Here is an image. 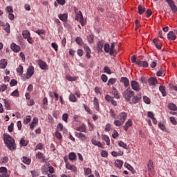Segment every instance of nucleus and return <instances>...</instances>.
I'll return each mask as SVG.
<instances>
[{"mask_svg": "<svg viewBox=\"0 0 177 177\" xmlns=\"http://www.w3.org/2000/svg\"><path fill=\"white\" fill-rule=\"evenodd\" d=\"M3 141L6 146L8 147L9 150L13 151V150H16V143L15 142V139L10 136V135L8 133L3 134Z\"/></svg>", "mask_w": 177, "mask_h": 177, "instance_id": "nucleus-1", "label": "nucleus"}, {"mask_svg": "<svg viewBox=\"0 0 177 177\" xmlns=\"http://www.w3.org/2000/svg\"><path fill=\"white\" fill-rule=\"evenodd\" d=\"M128 118V114L125 112H121L118 116V120L113 122V124L115 127H121L124 125L127 118Z\"/></svg>", "mask_w": 177, "mask_h": 177, "instance_id": "nucleus-2", "label": "nucleus"}, {"mask_svg": "<svg viewBox=\"0 0 177 177\" xmlns=\"http://www.w3.org/2000/svg\"><path fill=\"white\" fill-rule=\"evenodd\" d=\"M135 95V92L131 91V90H125L123 93V97H124L125 100H127V102H129L131 100V98L134 96Z\"/></svg>", "mask_w": 177, "mask_h": 177, "instance_id": "nucleus-3", "label": "nucleus"}, {"mask_svg": "<svg viewBox=\"0 0 177 177\" xmlns=\"http://www.w3.org/2000/svg\"><path fill=\"white\" fill-rule=\"evenodd\" d=\"M34 67L33 66H29L27 69V73H26V77H23L22 80L23 81H26V80H28L32 77L34 75Z\"/></svg>", "mask_w": 177, "mask_h": 177, "instance_id": "nucleus-4", "label": "nucleus"}, {"mask_svg": "<svg viewBox=\"0 0 177 177\" xmlns=\"http://www.w3.org/2000/svg\"><path fill=\"white\" fill-rule=\"evenodd\" d=\"M75 20L80 21V23L82 26H85V21L84 20V16L82 15V12L81 11L76 12V17Z\"/></svg>", "mask_w": 177, "mask_h": 177, "instance_id": "nucleus-5", "label": "nucleus"}, {"mask_svg": "<svg viewBox=\"0 0 177 177\" xmlns=\"http://www.w3.org/2000/svg\"><path fill=\"white\" fill-rule=\"evenodd\" d=\"M131 88L136 92H139L140 91V84L135 80L131 81Z\"/></svg>", "mask_w": 177, "mask_h": 177, "instance_id": "nucleus-6", "label": "nucleus"}, {"mask_svg": "<svg viewBox=\"0 0 177 177\" xmlns=\"http://www.w3.org/2000/svg\"><path fill=\"white\" fill-rule=\"evenodd\" d=\"M83 47L86 53V57H87V59H91V57H92V56L91 55V53H92V50H91V48H89V46H88L86 44H84Z\"/></svg>", "mask_w": 177, "mask_h": 177, "instance_id": "nucleus-7", "label": "nucleus"}, {"mask_svg": "<svg viewBox=\"0 0 177 177\" xmlns=\"http://www.w3.org/2000/svg\"><path fill=\"white\" fill-rule=\"evenodd\" d=\"M136 64H137V66H139V67H149V63H147L146 61L137 60Z\"/></svg>", "mask_w": 177, "mask_h": 177, "instance_id": "nucleus-8", "label": "nucleus"}, {"mask_svg": "<svg viewBox=\"0 0 177 177\" xmlns=\"http://www.w3.org/2000/svg\"><path fill=\"white\" fill-rule=\"evenodd\" d=\"M11 49L12 50H13V52H15V53H18V52H20L21 50V48L19 46H17L16 44L15 43H12L11 44Z\"/></svg>", "mask_w": 177, "mask_h": 177, "instance_id": "nucleus-9", "label": "nucleus"}, {"mask_svg": "<svg viewBox=\"0 0 177 177\" xmlns=\"http://www.w3.org/2000/svg\"><path fill=\"white\" fill-rule=\"evenodd\" d=\"M75 135L76 138H77L78 139H81V140H83V141L86 140V136H85V134L82 132H80V133L75 132Z\"/></svg>", "mask_w": 177, "mask_h": 177, "instance_id": "nucleus-10", "label": "nucleus"}, {"mask_svg": "<svg viewBox=\"0 0 177 177\" xmlns=\"http://www.w3.org/2000/svg\"><path fill=\"white\" fill-rule=\"evenodd\" d=\"M110 49H111L110 56H113V55H117V50H115V42L111 43Z\"/></svg>", "mask_w": 177, "mask_h": 177, "instance_id": "nucleus-11", "label": "nucleus"}, {"mask_svg": "<svg viewBox=\"0 0 177 177\" xmlns=\"http://www.w3.org/2000/svg\"><path fill=\"white\" fill-rule=\"evenodd\" d=\"M147 169L149 171V172H150L151 174H153V175H154V167H153V161L152 160H149L147 165Z\"/></svg>", "mask_w": 177, "mask_h": 177, "instance_id": "nucleus-12", "label": "nucleus"}, {"mask_svg": "<svg viewBox=\"0 0 177 177\" xmlns=\"http://www.w3.org/2000/svg\"><path fill=\"white\" fill-rule=\"evenodd\" d=\"M38 64L41 70H46L48 68V64L42 60H39Z\"/></svg>", "mask_w": 177, "mask_h": 177, "instance_id": "nucleus-13", "label": "nucleus"}, {"mask_svg": "<svg viewBox=\"0 0 177 177\" xmlns=\"http://www.w3.org/2000/svg\"><path fill=\"white\" fill-rule=\"evenodd\" d=\"M157 82V78L156 77H150L148 80V84L150 86H154V85H156Z\"/></svg>", "mask_w": 177, "mask_h": 177, "instance_id": "nucleus-14", "label": "nucleus"}, {"mask_svg": "<svg viewBox=\"0 0 177 177\" xmlns=\"http://www.w3.org/2000/svg\"><path fill=\"white\" fill-rule=\"evenodd\" d=\"M66 169H69L70 171H72L73 172L77 171V167H75V166H74V165L69 164L68 162H66Z\"/></svg>", "mask_w": 177, "mask_h": 177, "instance_id": "nucleus-15", "label": "nucleus"}, {"mask_svg": "<svg viewBox=\"0 0 177 177\" xmlns=\"http://www.w3.org/2000/svg\"><path fill=\"white\" fill-rule=\"evenodd\" d=\"M104 46V42L103 41H100L97 44V50L98 52H103V46Z\"/></svg>", "mask_w": 177, "mask_h": 177, "instance_id": "nucleus-16", "label": "nucleus"}, {"mask_svg": "<svg viewBox=\"0 0 177 177\" xmlns=\"http://www.w3.org/2000/svg\"><path fill=\"white\" fill-rule=\"evenodd\" d=\"M132 127V120H131L130 119H129L126 122L124 126L123 127L124 130L127 132V131H128V129L129 127Z\"/></svg>", "mask_w": 177, "mask_h": 177, "instance_id": "nucleus-17", "label": "nucleus"}, {"mask_svg": "<svg viewBox=\"0 0 177 177\" xmlns=\"http://www.w3.org/2000/svg\"><path fill=\"white\" fill-rule=\"evenodd\" d=\"M6 66H8V59H3L0 60V68H6Z\"/></svg>", "mask_w": 177, "mask_h": 177, "instance_id": "nucleus-18", "label": "nucleus"}, {"mask_svg": "<svg viewBox=\"0 0 177 177\" xmlns=\"http://www.w3.org/2000/svg\"><path fill=\"white\" fill-rule=\"evenodd\" d=\"M94 109H95L96 111H99L100 110L99 107V100L96 97H94L93 100Z\"/></svg>", "mask_w": 177, "mask_h": 177, "instance_id": "nucleus-19", "label": "nucleus"}, {"mask_svg": "<svg viewBox=\"0 0 177 177\" xmlns=\"http://www.w3.org/2000/svg\"><path fill=\"white\" fill-rule=\"evenodd\" d=\"M167 38L168 39H171V41H175V39H176V35H175V33H174V31H170L167 34Z\"/></svg>", "mask_w": 177, "mask_h": 177, "instance_id": "nucleus-20", "label": "nucleus"}, {"mask_svg": "<svg viewBox=\"0 0 177 177\" xmlns=\"http://www.w3.org/2000/svg\"><path fill=\"white\" fill-rule=\"evenodd\" d=\"M120 82H123L125 88H128V86H129V80L128 78L122 77L120 79Z\"/></svg>", "mask_w": 177, "mask_h": 177, "instance_id": "nucleus-21", "label": "nucleus"}, {"mask_svg": "<svg viewBox=\"0 0 177 177\" xmlns=\"http://www.w3.org/2000/svg\"><path fill=\"white\" fill-rule=\"evenodd\" d=\"M124 164V162L121 160H116L115 162V167L117 168H119V169H121L122 168V165Z\"/></svg>", "mask_w": 177, "mask_h": 177, "instance_id": "nucleus-22", "label": "nucleus"}, {"mask_svg": "<svg viewBox=\"0 0 177 177\" xmlns=\"http://www.w3.org/2000/svg\"><path fill=\"white\" fill-rule=\"evenodd\" d=\"M76 131H78L79 132H86V125H85V124H82L76 129Z\"/></svg>", "mask_w": 177, "mask_h": 177, "instance_id": "nucleus-23", "label": "nucleus"}, {"mask_svg": "<svg viewBox=\"0 0 177 177\" xmlns=\"http://www.w3.org/2000/svg\"><path fill=\"white\" fill-rule=\"evenodd\" d=\"M140 99H142V96L140 95H138V96H133L132 97L131 102L133 104H136V103H138Z\"/></svg>", "mask_w": 177, "mask_h": 177, "instance_id": "nucleus-24", "label": "nucleus"}, {"mask_svg": "<svg viewBox=\"0 0 177 177\" xmlns=\"http://www.w3.org/2000/svg\"><path fill=\"white\" fill-rule=\"evenodd\" d=\"M168 109H170L171 111H176L177 106L174 103H169L167 106Z\"/></svg>", "mask_w": 177, "mask_h": 177, "instance_id": "nucleus-25", "label": "nucleus"}, {"mask_svg": "<svg viewBox=\"0 0 177 177\" xmlns=\"http://www.w3.org/2000/svg\"><path fill=\"white\" fill-rule=\"evenodd\" d=\"M102 140H104L106 142L107 146H110V138L107 135H102Z\"/></svg>", "mask_w": 177, "mask_h": 177, "instance_id": "nucleus-26", "label": "nucleus"}, {"mask_svg": "<svg viewBox=\"0 0 177 177\" xmlns=\"http://www.w3.org/2000/svg\"><path fill=\"white\" fill-rule=\"evenodd\" d=\"M58 17H59V20H62V21H66L67 20V17H68V16L67 15V14L64 13V14H59L58 15Z\"/></svg>", "mask_w": 177, "mask_h": 177, "instance_id": "nucleus-27", "label": "nucleus"}, {"mask_svg": "<svg viewBox=\"0 0 177 177\" xmlns=\"http://www.w3.org/2000/svg\"><path fill=\"white\" fill-rule=\"evenodd\" d=\"M21 161L24 163V164H27L28 165H30V164L31 163V159L27 158L26 156H24L21 158Z\"/></svg>", "mask_w": 177, "mask_h": 177, "instance_id": "nucleus-28", "label": "nucleus"}, {"mask_svg": "<svg viewBox=\"0 0 177 177\" xmlns=\"http://www.w3.org/2000/svg\"><path fill=\"white\" fill-rule=\"evenodd\" d=\"M22 37L24 39H27L29 37H31V34L28 30H24L22 32Z\"/></svg>", "mask_w": 177, "mask_h": 177, "instance_id": "nucleus-29", "label": "nucleus"}, {"mask_svg": "<svg viewBox=\"0 0 177 177\" xmlns=\"http://www.w3.org/2000/svg\"><path fill=\"white\" fill-rule=\"evenodd\" d=\"M68 99L72 103H75V102H77V97H75V95L72 93L69 95Z\"/></svg>", "mask_w": 177, "mask_h": 177, "instance_id": "nucleus-30", "label": "nucleus"}, {"mask_svg": "<svg viewBox=\"0 0 177 177\" xmlns=\"http://www.w3.org/2000/svg\"><path fill=\"white\" fill-rule=\"evenodd\" d=\"M112 94L113 95V97H115V99H120V93H118V91H117V88H113Z\"/></svg>", "mask_w": 177, "mask_h": 177, "instance_id": "nucleus-31", "label": "nucleus"}, {"mask_svg": "<svg viewBox=\"0 0 177 177\" xmlns=\"http://www.w3.org/2000/svg\"><path fill=\"white\" fill-rule=\"evenodd\" d=\"M68 157H69V160L71 161H75V160L77 159V156L75 155V153H74V152L69 153Z\"/></svg>", "mask_w": 177, "mask_h": 177, "instance_id": "nucleus-32", "label": "nucleus"}, {"mask_svg": "<svg viewBox=\"0 0 177 177\" xmlns=\"http://www.w3.org/2000/svg\"><path fill=\"white\" fill-rule=\"evenodd\" d=\"M159 91L161 92L163 97L167 96V91H165V87L164 86H160Z\"/></svg>", "mask_w": 177, "mask_h": 177, "instance_id": "nucleus-33", "label": "nucleus"}, {"mask_svg": "<svg viewBox=\"0 0 177 177\" xmlns=\"http://www.w3.org/2000/svg\"><path fill=\"white\" fill-rule=\"evenodd\" d=\"M104 52H106V53H109L110 55L111 48H110V44H109V43H106L104 45Z\"/></svg>", "mask_w": 177, "mask_h": 177, "instance_id": "nucleus-34", "label": "nucleus"}, {"mask_svg": "<svg viewBox=\"0 0 177 177\" xmlns=\"http://www.w3.org/2000/svg\"><path fill=\"white\" fill-rule=\"evenodd\" d=\"M118 146H120V147H122L123 149H125V150H128V145H127V143L122 141L118 142Z\"/></svg>", "mask_w": 177, "mask_h": 177, "instance_id": "nucleus-35", "label": "nucleus"}, {"mask_svg": "<svg viewBox=\"0 0 177 177\" xmlns=\"http://www.w3.org/2000/svg\"><path fill=\"white\" fill-rule=\"evenodd\" d=\"M17 72L18 73L19 75H23V73H24L23 66L19 65V67L17 68Z\"/></svg>", "mask_w": 177, "mask_h": 177, "instance_id": "nucleus-36", "label": "nucleus"}, {"mask_svg": "<svg viewBox=\"0 0 177 177\" xmlns=\"http://www.w3.org/2000/svg\"><path fill=\"white\" fill-rule=\"evenodd\" d=\"M124 167H125V168H127L129 171H131V172H132V173L133 174L134 169H133V167L132 166H131V165H129V164L125 162V163H124Z\"/></svg>", "mask_w": 177, "mask_h": 177, "instance_id": "nucleus-37", "label": "nucleus"}, {"mask_svg": "<svg viewBox=\"0 0 177 177\" xmlns=\"http://www.w3.org/2000/svg\"><path fill=\"white\" fill-rule=\"evenodd\" d=\"M3 101L5 104L6 109H7L8 110H10V104L9 103V101H8V100L6 99H3Z\"/></svg>", "mask_w": 177, "mask_h": 177, "instance_id": "nucleus-38", "label": "nucleus"}, {"mask_svg": "<svg viewBox=\"0 0 177 177\" xmlns=\"http://www.w3.org/2000/svg\"><path fill=\"white\" fill-rule=\"evenodd\" d=\"M115 82H117V79L115 78H111L108 81V85H114V84H115Z\"/></svg>", "mask_w": 177, "mask_h": 177, "instance_id": "nucleus-39", "label": "nucleus"}, {"mask_svg": "<svg viewBox=\"0 0 177 177\" xmlns=\"http://www.w3.org/2000/svg\"><path fill=\"white\" fill-rule=\"evenodd\" d=\"M158 128H160L161 131H164V132L167 131V127H165V124L161 122L158 123Z\"/></svg>", "mask_w": 177, "mask_h": 177, "instance_id": "nucleus-40", "label": "nucleus"}, {"mask_svg": "<svg viewBox=\"0 0 177 177\" xmlns=\"http://www.w3.org/2000/svg\"><path fill=\"white\" fill-rule=\"evenodd\" d=\"M146 12V8H142V6H138V13L139 15H143Z\"/></svg>", "mask_w": 177, "mask_h": 177, "instance_id": "nucleus-41", "label": "nucleus"}, {"mask_svg": "<svg viewBox=\"0 0 177 177\" xmlns=\"http://www.w3.org/2000/svg\"><path fill=\"white\" fill-rule=\"evenodd\" d=\"M0 173L2 174L1 175L8 174V169L5 167H0Z\"/></svg>", "mask_w": 177, "mask_h": 177, "instance_id": "nucleus-42", "label": "nucleus"}, {"mask_svg": "<svg viewBox=\"0 0 177 177\" xmlns=\"http://www.w3.org/2000/svg\"><path fill=\"white\" fill-rule=\"evenodd\" d=\"M55 137L57 138V139H59V140H62V139H63L62 133H60L59 131H55Z\"/></svg>", "mask_w": 177, "mask_h": 177, "instance_id": "nucleus-43", "label": "nucleus"}, {"mask_svg": "<svg viewBox=\"0 0 177 177\" xmlns=\"http://www.w3.org/2000/svg\"><path fill=\"white\" fill-rule=\"evenodd\" d=\"M4 30L8 34L10 33V25L9 24V23H7L6 24V28H4Z\"/></svg>", "mask_w": 177, "mask_h": 177, "instance_id": "nucleus-44", "label": "nucleus"}, {"mask_svg": "<svg viewBox=\"0 0 177 177\" xmlns=\"http://www.w3.org/2000/svg\"><path fill=\"white\" fill-rule=\"evenodd\" d=\"M20 145H21L23 147L27 146L28 145V141H26L24 138H21L20 140Z\"/></svg>", "mask_w": 177, "mask_h": 177, "instance_id": "nucleus-45", "label": "nucleus"}, {"mask_svg": "<svg viewBox=\"0 0 177 177\" xmlns=\"http://www.w3.org/2000/svg\"><path fill=\"white\" fill-rule=\"evenodd\" d=\"M30 121H31V116H26V118L24 120V124H25V125H27V124H28Z\"/></svg>", "mask_w": 177, "mask_h": 177, "instance_id": "nucleus-46", "label": "nucleus"}, {"mask_svg": "<svg viewBox=\"0 0 177 177\" xmlns=\"http://www.w3.org/2000/svg\"><path fill=\"white\" fill-rule=\"evenodd\" d=\"M30 174H32V177L39 176V171H35V170L31 171Z\"/></svg>", "mask_w": 177, "mask_h": 177, "instance_id": "nucleus-47", "label": "nucleus"}, {"mask_svg": "<svg viewBox=\"0 0 177 177\" xmlns=\"http://www.w3.org/2000/svg\"><path fill=\"white\" fill-rule=\"evenodd\" d=\"M66 80L68 81H70L71 82H73V81H76L77 78L75 77H71L70 75H66Z\"/></svg>", "mask_w": 177, "mask_h": 177, "instance_id": "nucleus-48", "label": "nucleus"}, {"mask_svg": "<svg viewBox=\"0 0 177 177\" xmlns=\"http://www.w3.org/2000/svg\"><path fill=\"white\" fill-rule=\"evenodd\" d=\"M104 130L106 132H110L111 131V124L109 123L106 124Z\"/></svg>", "mask_w": 177, "mask_h": 177, "instance_id": "nucleus-49", "label": "nucleus"}, {"mask_svg": "<svg viewBox=\"0 0 177 177\" xmlns=\"http://www.w3.org/2000/svg\"><path fill=\"white\" fill-rule=\"evenodd\" d=\"M11 96H15L16 97H19V90L15 89L12 93H11Z\"/></svg>", "mask_w": 177, "mask_h": 177, "instance_id": "nucleus-50", "label": "nucleus"}, {"mask_svg": "<svg viewBox=\"0 0 177 177\" xmlns=\"http://www.w3.org/2000/svg\"><path fill=\"white\" fill-rule=\"evenodd\" d=\"M143 101L146 103V104H150L151 103L150 98H149L147 96L143 97Z\"/></svg>", "mask_w": 177, "mask_h": 177, "instance_id": "nucleus-51", "label": "nucleus"}, {"mask_svg": "<svg viewBox=\"0 0 177 177\" xmlns=\"http://www.w3.org/2000/svg\"><path fill=\"white\" fill-rule=\"evenodd\" d=\"M101 156L104 158L109 157V153L106 151L102 150L101 151Z\"/></svg>", "mask_w": 177, "mask_h": 177, "instance_id": "nucleus-52", "label": "nucleus"}, {"mask_svg": "<svg viewBox=\"0 0 177 177\" xmlns=\"http://www.w3.org/2000/svg\"><path fill=\"white\" fill-rule=\"evenodd\" d=\"M104 73H106V74H111V70L110 68H109V66H104Z\"/></svg>", "mask_w": 177, "mask_h": 177, "instance_id": "nucleus-53", "label": "nucleus"}, {"mask_svg": "<svg viewBox=\"0 0 177 177\" xmlns=\"http://www.w3.org/2000/svg\"><path fill=\"white\" fill-rule=\"evenodd\" d=\"M36 157L39 160H41V158H44V153H42V152H37L36 153Z\"/></svg>", "mask_w": 177, "mask_h": 177, "instance_id": "nucleus-54", "label": "nucleus"}, {"mask_svg": "<svg viewBox=\"0 0 177 177\" xmlns=\"http://www.w3.org/2000/svg\"><path fill=\"white\" fill-rule=\"evenodd\" d=\"M44 147V144L39 143L36 145L35 150H42Z\"/></svg>", "mask_w": 177, "mask_h": 177, "instance_id": "nucleus-55", "label": "nucleus"}, {"mask_svg": "<svg viewBox=\"0 0 177 177\" xmlns=\"http://www.w3.org/2000/svg\"><path fill=\"white\" fill-rule=\"evenodd\" d=\"M169 120H170V122H171L172 125H176L177 124V122H176V120L175 119V118L170 117Z\"/></svg>", "mask_w": 177, "mask_h": 177, "instance_id": "nucleus-56", "label": "nucleus"}, {"mask_svg": "<svg viewBox=\"0 0 177 177\" xmlns=\"http://www.w3.org/2000/svg\"><path fill=\"white\" fill-rule=\"evenodd\" d=\"M75 42L77 45H82V39L81 37H76Z\"/></svg>", "mask_w": 177, "mask_h": 177, "instance_id": "nucleus-57", "label": "nucleus"}, {"mask_svg": "<svg viewBox=\"0 0 177 177\" xmlns=\"http://www.w3.org/2000/svg\"><path fill=\"white\" fill-rule=\"evenodd\" d=\"M84 174L85 175H91L92 174V170L90 168H84Z\"/></svg>", "mask_w": 177, "mask_h": 177, "instance_id": "nucleus-58", "label": "nucleus"}, {"mask_svg": "<svg viewBox=\"0 0 177 177\" xmlns=\"http://www.w3.org/2000/svg\"><path fill=\"white\" fill-rule=\"evenodd\" d=\"M109 113L112 118H115V117H117V113H115L113 109H111Z\"/></svg>", "mask_w": 177, "mask_h": 177, "instance_id": "nucleus-59", "label": "nucleus"}, {"mask_svg": "<svg viewBox=\"0 0 177 177\" xmlns=\"http://www.w3.org/2000/svg\"><path fill=\"white\" fill-rule=\"evenodd\" d=\"M15 127V124L11 123L8 127V132H13V128Z\"/></svg>", "mask_w": 177, "mask_h": 177, "instance_id": "nucleus-60", "label": "nucleus"}, {"mask_svg": "<svg viewBox=\"0 0 177 177\" xmlns=\"http://www.w3.org/2000/svg\"><path fill=\"white\" fill-rule=\"evenodd\" d=\"M17 85V81L16 80H12L10 82V86H16Z\"/></svg>", "mask_w": 177, "mask_h": 177, "instance_id": "nucleus-61", "label": "nucleus"}, {"mask_svg": "<svg viewBox=\"0 0 177 177\" xmlns=\"http://www.w3.org/2000/svg\"><path fill=\"white\" fill-rule=\"evenodd\" d=\"M113 99V97L110 96L109 95H106L105 96V100L106 102H109V103L111 102V100Z\"/></svg>", "mask_w": 177, "mask_h": 177, "instance_id": "nucleus-62", "label": "nucleus"}, {"mask_svg": "<svg viewBox=\"0 0 177 177\" xmlns=\"http://www.w3.org/2000/svg\"><path fill=\"white\" fill-rule=\"evenodd\" d=\"M101 80L102 82H107V80H108L107 75H106L105 74L102 75Z\"/></svg>", "mask_w": 177, "mask_h": 177, "instance_id": "nucleus-63", "label": "nucleus"}, {"mask_svg": "<svg viewBox=\"0 0 177 177\" xmlns=\"http://www.w3.org/2000/svg\"><path fill=\"white\" fill-rule=\"evenodd\" d=\"M147 116L149 118H151V120H152L153 118H154V113L151 111H149L147 113Z\"/></svg>", "mask_w": 177, "mask_h": 177, "instance_id": "nucleus-64", "label": "nucleus"}]
</instances>
